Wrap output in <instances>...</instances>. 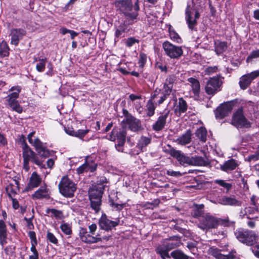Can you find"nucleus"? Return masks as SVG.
Instances as JSON below:
<instances>
[{"label":"nucleus","mask_w":259,"mask_h":259,"mask_svg":"<svg viewBox=\"0 0 259 259\" xmlns=\"http://www.w3.org/2000/svg\"><path fill=\"white\" fill-rule=\"evenodd\" d=\"M235 235L239 241L247 245H252L255 239L254 233L248 230H239L236 232Z\"/></svg>","instance_id":"11"},{"label":"nucleus","mask_w":259,"mask_h":259,"mask_svg":"<svg viewBox=\"0 0 259 259\" xmlns=\"http://www.w3.org/2000/svg\"><path fill=\"white\" fill-rule=\"evenodd\" d=\"M35 153L32 151L26 145L23 147V160L30 161Z\"/></svg>","instance_id":"34"},{"label":"nucleus","mask_w":259,"mask_h":259,"mask_svg":"<svg viewBox=\"0 0 259 259\" xmlns=\"http://www.w3.org/2000/svg\"><path fill=\"white\" fill-rule=\"evenodd\" d=\"M7 238V230L5 223L0 220V244L3 247L6 243Z\"/></svg>","instance_id":"29"},{"label":"nucleus","mask_w":259,"mask_h":259,"mask_svg":"<svg viewBox=\"0 0 259 259\" xmlns=\"http://www.w3.org/2000/svg\"><path fill=\"white\" fill-rule=\"evenodd\" d=\"M231 103H226L221 104L215 110V114L217 118L222 119L226 116L232 110Z\"/></svg>","instance_id":"20"},{"label":"nucleus","mask_w":259,"mask_h":259,"mask_svg":"<svg viewBox=\"0 0 259 259\" xmlns=\"http://www.w3.org/2000/svg\"><path fill=\"white\" fill-rule=\"evenodd\" d=\"M239 165L238 162L234 159H231L225 161L221 165V169L223 171L228 172L230 170H234Z\"/></svg>","instance_id":"27"},{"label":"nucleus","mask_w":259,"mask_h":259,"mask_svg":"<svg viewBox=\"0 0 259 259\" xmlns=\"http://www.w3.org/2000/svg\"><path fill=\"white\" fill-rule=\"evenodd\" d=\"M104 190V186L103 185H98L93 186L89 191L90 198L101 199Z\"/></svg>","instance_id":"23"},{"label":"nucleus","mask_w":259,"mask_h":259,"mask_svg":"<svg viewBox=\"0 0 259 259\" xmlns=\"http://www.w3.org/2000/svg\"><path fill=\"white\" fill-rule=\"evenodd\" d=\"M22 88L19 85L13 86L8 92V96L5 98L6 105L12 110L18 113H21L23 108L18 101Z\"/></svg>","instance_id":"3"},{"label":"nucleus","mask_w":259,"mask_h":259,"mask_svg":"<svg viewBox=\"0 0 259 259\" xmlns=\"http://www.w3.org/2000/svg\"><path fill=\"white\" fill-rule=\"evenodd\" d=\"M125 31V27L124 25H120L118 28L116 30L115 35L117 38L121 37L124 36L123 34Z\"/></svg>","instance_id":"46"},{"label":"nucleus","mask_w":259,"mask_h":259,"mask_svg":"<svg viewBox=\"0 0 259 259\" xmlns=\"http://www.w3.org/2000/svg\"><path fill=\"white\" fill-rule=\"evenodd\" d=\"M119 223V220L114 221H111L107 218L106 214H103L99 220V224L102 229L109 231L117 226Z\"/></svg>","instance_id":"15"},{"label":"nucleus","mask_w":259,"mask_h":259,"mask_svg":"<svg viewBox=\"0 0 259 259\" xmlns=\"http://www.w3.org/2000/svg\"><path fill=\"white\" fill-rule=\"evenodd\" d=\"M257 208L255 207H246L245 208L243 211H241V213H242L243 215H247L248 214H253L255 213V211H257Z\"/></svg>","instance_id":"51"},{"label":"nucleus","mask_w":259,"mask_h":259,"mask_svg":"<svg viewBox=\"0 0 259 259\" xmlns=\"http://www.w3.org/2000/svg\"><path fill=\"white\" fill-rule=\"evenodd\" d=\"M26 34V31L24 29L20 28L12 29L10 33L11 44L17 46Z\"/></svg>","instance_id":"13"},{"label":"nucleus","mask_w":259,"mask_h":259,"mask_svg":"<svg viewBox=\"0 0 259 259\" xmlns=\"http://www.w3.org/2000/svg\"><path fill=\"white\" fill-rule=\"evenodd\" d=\"M215 45V52L217 55H220L225 51L227 49V43L225 41H216L214 43Z\"/></svg>","instance_id":"33"},{"label":"nucleus","mask_w":259,"mask_h":259,"mask_svg":"<svg viewBox=\"0 0 259 259\" xmlns=\"http://www.w3.org/2000/svg\"><path fill=\"white\" fill-rule=\"evenodd\" d=\"M60 229L66 235H70L72 233L71 226L66 223L63 222L60 225Z\"/></svg>","instance_id":"42"},{"label":"nucleus","mask_w":259,"mask_h":259,"mask_svg":"<svg viewBox=\"0 0 259 259\" xmlns=\"http://www.w3.org/2000/svg\"><path fill=\"white\" fill-rule=\"evenodd\" d=\"M47 214L51 213V217H55L57 219L61 220L64 218L63 213L62 211L54 208H47L46 210Z\"/></svg>","instance_id":"37"},{"label":"nucleus","mask_w":259,"mask_h":259,"mask_svg":"<svg viewBox=\"0 0 259 259\" xmlns=\"http://www.w3.org/2000/svg\"><path fill=\"white\" fill-rule=\"evenodd\" d=\"M209 253L217 259H237L235 251H232L228 255H224L218 248L211 247Z\"/></svg>","instance_id":"22"},{"label":"nucleus","mask_w":259,"mask_h":259,"mask_svg":"<svg viewBox=\"0 0 259 259\" xmlns=\"http://www.w3.org/2000/svg\"><path fill=\"white\" fill-rule=\"evenodd\" d=\"M202 4L199 0H191L187 4L185 10V19L191 30H194L197 25V20L200 17Z\"/></svg>","instance_id":"2"},{"label":"nucleus","mask_w":259,"mask_h":259,"mask_svg":"<svg viewBox=\"0 0 259 259\" xmlns=\"http://www.w3.org/2000/svg\"><path fill=\"white\" fill-rule=\"evenodd\" d=\"M231 124L237 128L250 126V123L244 116L242 109H238L233 114Z\"/></svg>","instance_id":"10"},{"label":"nucleus","mask_w":259,"mask_h":259,"mask_svg":"<svg viewBox=\"0 0 259 259\" xmlns=\"http://www.w3.org/2000/svg\"><path fill=\"white\" fill-rule=\"evenodd\" d=\"M258 159H259V153L257 152V151H256V152L255 154L249 155L247 158V160L248 161H256Z\"/></svg>","instance_id":"59"},{"label":"nucleus","mask_w":259,"mask_h":259,"mask_svg":"<svg viewBox=\"0 0 259 259\" xmlns=\"http://www.w3.org/2000/svg\"><path fill=\"white\" fill-rule=\"evenodd\" d=\"M169 36L170 38L174 41L180 43L182 42V39L179 35V34L174 30H172L169 29Z\"/></svg>","instance_id":"44"},{"label":"nucleus","mask_w":259,"mask_h":259,"mask_svg":"<svg viewBox=\"0 0 259 259\" xmlns=\"http://www.w3.org/2000/svg\"><path fill=\"white\" fill-rule=\"evenodd\" d=\"M187 109V105L186 102L181 98L179 99V105L175 109V112L176 114L180 116L182 113L186 111Z\"/></svg>","instance_id":"30"},{"label":"nucleus","mask_w":259,"mask_h":259,"mask_svg":"<svg viewBox=\"0 0 259 259\" xmlns=\"http://www.w3.org/2000/svg\"><path fill=\"white\" fill-rule=\"evenodd\" d=\"M111 205L112 207L116 209L117 210H120L122 209L125 206L124 204H118L114 202H112Z\"/></svg>","instance_id":"64"},{"label":"nucleus","mask_w":259,"mask_h":259,"mask_svg":"<svg viewBox=\"0 0 259 259\" xmlns=\"http://www.w3.org/2000/svg\"><path fill=\"white\" fill-rule=\"evenodd\" d=\"M220 221V220L213 216L206 215L200 218L198 226L203 230L207 231L210 229L217 228Z\"/></svg>","instance_id":"8"},{"label":"nucleus","mask_w":259,"mask_h":259,"mask_svg":"<svg viewBox=\"0 0 259 259\" xmlns=\"http://www.w3.org/2000/svg\"><path fill=\"white\" fill-rule=\"evenodd\" d=\"M18 190V186H16L15 188H12L11 186H8L6 188L7 192L8 194V195L11 198H12L17 193V191Z\"/></svg>","instance_id":"48"},{"label":"nucleus","mask_w":259,"mask_h":259,"mask_svg":"<svg viewBox=\"0 0 259 259\" xmlns=\"http://www.w3.org/2000/svg\"><path fill=\"white\" fill-rule=\"evenodd\" d=\"M162 48L166 55L171 59H179L183 54L181 47L175 46L168 41L164 42Z\"/></svg>","instance_id":"9"},{"label":"nucleus","mask_w":259,"mask_h":259,"mask_svg":"<svg viewBox=\"0 0 259 259\" xmlns=\"http://www.w3.org/2000/svg\"><path fill=\"white\" fill-rule=\"evenodd\" d=\"M215 183L226 188L228 191L230 190L232 188V185L231 184L226 183L224 180H217L215 181Z\"/></svg>","instance_id":"47"},{"label":"nucleus","mask_w":259,"mask_h":259,"mask_svg":"<svg viewBox=\"0 0 259 259\" xmlns=\"http://www.w3.org/2000/svg\"><path fill=\"white\" fill-rule=\"evenodd\" d=\"M191 84V87L194 94H197L200 90L199 82L196 79L191 77L188 79Z\"/></svg>","instance_id":"39"},{"label":"nucleus","mask_w":259,"mask_h":259,"mask_svg":"<svg viewBox=\"0 0 259 259\" xmlns=\"http://www.w3.org/2000/svg\"><path fill=\"white\" fill-rule=\"evenodd\" d=\"M114 5L117 11L127 21H134L137 19L140 10L138 0L134 4L132 0H117L114 2Z\"/></svg>","instance_id":"1"},{"label":"nucleus","mask_w":259,"mask_h":259,"mask_svg":"<svg viewBox=\"0 0 259 259\" xmlns=\"http://www.w3.org/2000/svg\"><path fill=\"white\" fill-rule=\"evenodd\" d=\"M172 87L171 85H165V84L163 85V91H161V92L165 94L166 95L169 96L170 93L171 92V90L172 89Z\"/></svg>","instance_id":"56"},{"label":"nucleus","mask_w":259,"mask_h":259,"mask_svg":"<svg viewBox=\"0 0 259 259\" xmlns=\"http://www.w3.org/2000/svg\"><path fill=\"white\" fill-rule=\"evenodd\" d=\"M84 164L86 165L87 171L93 172L96 170L97 164L93 160H89L87 159Z\"/></svg>","instance_id":"43"},{"label":"nucleus","mask_w":259,"mask_h":259,"mask_svg":"<svg viewBox=\"0 0 259 259\" xmlns=\"http://www.w3.org/2000/svg\"><path fill=\"white\" fill-rule=\"evenodd\" d=\"M222 81L218 76L210 78L206 82L205 91L208 95H214L220 91Z\"/></svg>","instance_id":"12"},{"label":"nucleus","mask_w":259,"mask_h":259,"mask_svg":"<svg viewBox=\"0 0 259 259\" xmlns=\"http://www.w3.org/2000/svg\"><path fill=\"white\" fill-rule=\"evenodd\" d=\"M160 91L156 89L150 99L147 101L146 105L147 115L149 117L152 116L155 113L156 105L154 104L155 100L159 96Z\"/></svg>","instance_id":"16"},{"label":"nucleus","mask_w":259,"mask_h":259,"mask_svg":"<svg viewBox=\"0 0 259 259\" xmlns=\"http://www.w3.org/2000/svg\"><path fill=\"white\" fill-rule=\"evenodd\" d=\"M126 136V133L124 129L118 128H114L109 136L110 140H117V144H115V147L118 151H121V148L125 143Z\"/></svg>","instance_id":"7"},{"label":"nucleus","mask_w":259,"mask_h":259,"mask_svg":"<svg viewBox=\"0 0 259 259\" xmlns=\"http://www.w3.org/2000/svg\"><path fill=\"white\" fill-rule=\"evenodd\" d=\"M166 174L168 176L174 177H179L182 176V174L179 171H174L171 169H168L166 171Z\"/></svg>","instance_id":"55"},{"label":"nucleus","mask_w":259,"mask_h":259,"mask_svg":"<svg viewBox=\"0 0 259 259\" xmlns=\"http://www.w3.org/2000/svg\"><path fill=\"white\" fill-rule=\"evenodd\" d=\"M47 237L48 239L51 243H54V244H57L58 243L57 239L56 238V237L55 236V235L53 233L48 232L47 233Z\"/></svg>","instance_id":"54"},{"label":"nucleus","mask_w":259,"mask_h":259,"mask_svg":"<svg viewBox=\"0 0 259 259\" xmlns=\"http://www.w3.org/2000/svg\"><path fill=\"white\" fill-rule=\"evenodd\" d=\"M28 236L31 240V243H37L35 233L34 231H29L28 233Z\"/></svg>","instance_id":"63"},{"label":"nucleus","mask_w":259,"mask_h":259,"mask_svg":"<svg viewBox=\"0 0 259 259\" xmlns=\"http://www.w3.org/2000/svg\"><path fill=\"white\" fill-rule=\"evenodd\" d=\"M58 187L60 193L68 198L72 197L76 190V185L67 176L62 178Z\"/></svg>","instance_id":"5"},{"label":"nucleus","mask_w":259,"mask_h":259,"mask_svg":"<svg viewBox=\"0 0 259 259\" xmlns=\"http://www.w3.org/2000/svg\"><path fill=\"white\" fill-rule=\"evenodd\" d=\"M207 163V161L202 157L192 156L191 165L205 166Z\"/></svg>","instance_id":"32"},{"label":"nucleus","mask_w":259,"mask_h":259,"mask_svg":"<svg viewBox=\"0 0 259 259\" xmlns=\"http://www.w3.org/2000/svg\"><path fill=\"white\" fill-rule=\"evenodd\" d=\"M169 116V111L160 115L157 120L152 125V128L155 131H159L162 130L166 123Z\"/></svg>","instance_id":"21"},{"label":"nucleus","mask_w":259,"mask_h":259,"mask_svg":"<svg viewBox=\"0 0 259 259\" xmlns=\"http://www.w3.org/2000/svg\"><path fill=\"white\" fill-rule=\"evenodd\" d=\"M47 62V58H40L34 57L33 62H37L36 64V70L39 72H42L45 71L46 68V64Z\"/></svg>","instance_id":"31"},{"label":"nucleus","mask_w":259,"mask_h":259,"mask_svg":"<svg viewBox=\"0 0 259 259\" xmlns=\"http://www.w3.org/2000/svg\"><path fill=\"white\" fill-rule=\"evenodd\" d=\"M30 161L33 162L34 163L40 167H45L44 165L43 164L42 161L39 159L38 157L36 156L35 153L32 156V158Z\"/></svg>","instance_id":"52"},{"label":"nucleus","mask_w":259,"mask_h":259,"mask_svg":"<svg viewBox=\"0 0 259 259\" xmlns=\"http://www.w3.org/2000/svg\"><path fill=\"white\" fill-rule=\"evenodd\" d=\"M138 40L133 38L130 37L128 38L126 41V45L128 47H131L133 46L135 43L138 42Z\"/></svg>","instance_id":"57"},{"label":"nucleus","mask_w":259,"mask_h":259,"mask_svg":"<svg viewBox=\"0 0 259 259\" xmlns=\"http://www.w3.org/2000/svg\"><path fill=\"white\" fill-rule=\"evenodd\" d=\"M34 133V132H32L28 135L29 142L35 148L40 156L44 158L49 157L50 154V151L44 146L43 143L39 139L33 137Z\"/></svg>","instance_id":"6"},{"label":"nucleus","mask_w":259,"mask_h":259,"mask_svg":"<svg viewBox=\"0 0 259 259\" xmlns=\"http://www.w3.org/2000/svg\"><path fill=\"white\" fill-rule=\"evenodd\" d=\"M196 136L203 143L206 141L207 131L203 127H201L197 129L195 133Z\"/></svg>","instance_id":"36"},{"label":"nucleus","mask_w":259,"mask_h":259,"mask_svg":"<svg viewBox=\"0 0 259 259\" xmlns=\"http://www.w3.org/2000/svg\"><path fill=\"white\" fill-rule=\"evenodd\" d=\"M33 199H48L50 198L49 190L46 185L41 187L32 195Z\"/></svg>","instance_id":"25"},{"label":"nucleus","mask_w":259,"mask_h":259,"mask_svg":"<svg viewBox=\"0 0 259 259\" xmlns=\"http://www.w3.org/2000/svg\"><path fill=\"white\" fill-rule=\"evenodd\" d=\"M84 171H87V170L86 165L84 163L83 164H82L81 166H80L76 169V172L79 175L82 174Z\"/></svg>","instance_id":"61"},{"label":"nucleus","mask_w":259,"mask_h":259,"mask_svg":"<svg viewBox=\"0 0 259 259\" xmlns=\"http://www.w3.org/2000/svg\"><path fill=\"white\" fill-rule=\"evenodd\" d=\"M218 203L224 205L240 206L241 203L235 197L223 196L218 199Z\"/></svg>","instance_id":"24"},{"label":"nucleus","mask_w":259,"mask_h":259,"mask_svg":"<svg viewBox=\"0 0 259 259\" xmlns=\"http://www.w3.org/2000/svg\"><path fill=\"white\" fill-rule=\"evenodd\" d=\"M259 75V71L256 70L250 73L243 75L240 79L239 84L240 88L246 89L250 84L251 81Z\"/></svg>","instance_id":"17"},{"label":"nucleus","mask_w":259,"mask_h":259,"mask_svg":"<svg viewBox=\"0 0 259 259\" xmlns=\"http://www.w3.org/2000/svg\"><path fill=\"white\" fill-rule=\"evenodd\" d=\"M218 67L217 66H210L206 68L205 72L206 74H211L217 72Z\"/></svg>","instance_id":"60"},{"label":"nucleus","mask_w":259,"mask_h":259,"mask_svg":"<svg viewBox=\"0 0 259 259\" xmlns=\"http://www.w3.org/2000/svg\"><path fill=\"white\" fill-rule=\"evenodd\" d=\"M9 48L5 41H2L0 43V56L4 57L9 55Z\"/></svg>","instance_id":"38"},{"label":"nucleus","mask_w":259,"mask_h":259,"mask_svg":"<svg viewBox=\"0 0 259 259\" xmlns=\"http://www.w3.org/2000/svg\"><path fill=\"white\" fill-rule=\"evenodd\" d=\"M41 182V178L35 171L32 172L29 179V183L26 188L27 190H31L39 186Z\"/></svg>","instance_id":"26"},{"label":"nucleus","mask_w":259,"mask_h":259,"mask_svg":"<svg viewBox=\"0 0 259 259\" xmlns=\"http://www.w3.org/2000/svg\"><path fill=\"white\" fill-rule=\"evenodd\" d=\"M79 237L82 241L87 243H95L101 241V238L99 235L93 236L90 234L84 228H81L79 231Z\"/></svg>","instance_id":"14"},{"label":"nucleus","mask_w":259,"mask_h":259,"mask_svg":"<svg viewBox=\"0 0 259 259\" xmlns=\"http://www.w3.org/2000/svg\"><path fill=\"white\" fill-rule=\"evenodd\" d=\"M158 89L160 91V93L159 96L157 97V98H159V100L157 101V104L160 105L163 103L168 96L163 93L160 89Z\"/></svg>","instance_id":"53"},{"label":"nucleus","mask_w":259,"mask_h":259,"mask_svg":"<svg viewBox=\"0 0 259 259\" xmlns=\"http://www.w3.org/2000/svg\"><path fill=\"white\" fill-rule=\"evenodd\" d=\"M175 82V79L173 77L169 76L166 79L164 84L165 85H171L173 87V83Z\"/></svg>","instance_id":"62"},{"label":"nucleus","mask_w":259,"mask_h":259,"mask_svg":"<svg viewBox=\"0 0 259 259\" xmlns=\"http://www.w3.org/2000/svg\"><path fill=\"white\" fill-rule=\"evenodd\" d=\"M259 58V49L253 51L246 59V62H249L252 59Z\"/></svg>","instance_id":"49"},{"label":"nucleus","mask_w":259,"mask_h":259,"mask_svg":"<svg viewBox=\"0 0 259 259\" xmlns=\"http://www.w3.org/2000/svg\"><path fill=\"white\" fill-rule=\"evenodd\" d=\"M147 60V55L143 53H141L139 55V59L138 61V64L139 65V67L142 68L145 64H146Z\"/></svg>","instance_id":"45"},{"label":"nucleus","mask_w":259,"mask_h":259,"mask_svg":"<svg viewBox=\"0 0 259 259\" xmlns=\"http://www.w3.org/2000/svg\"><path fill=\"white\" fill-rule=\"evenodd\" d=\"M150 142L151 138L142 136L138 141L137 147L138 148L142 149L149 144Z\"/></svg>","instance_id":"40"},{"label":"nucleus","mask_w":259,"mask_h":259,"mask_svg":"<svg viewBox=\"0 0 259 259\" xmlns=\"http://www.w3.org/2000/svg\"><path fill=\"white\" fill-rule=\"evenodd\" d=\"M181 244L180 238L178 236H172L165 239L164 244L157 247V253L160 254L162 259L170 258L168 251L178 247Z\"/></svg>","instance_id":"4"},{"label":"nucleus","mask_w":259,"mask_h":259,"mask_svg":"<svg viewBox=\"0 0 259 259\" xmlns=\"http://www.w3.org/2000/svg\"><path fill=\"white\" fill-rule=\"evenodd\" d=\"M192 133L190 130H187L185 134L178 138L176 142L181 145H185L190 143L191 141Z\"/></svg>","instance_id":"28"},{"label":"nucleus","mask_w":259,"mask_h":259,"mask_svg":"<svg viewBox=\"0 0 259 259\" xmlns=\"http://www.w3.org/2000/svg\"><path fill=\"white\" fill-rule=\"evenodd\" d=\"M91 201V206L96 212H98L100 209L101 204V199L98 198L97 199L90 198Z\"/></svg>","instance_id":"41"},{"label":"nucleus","mask_w":259,"mask_h":259,"mask_svg":"<svg viewBox=\"0 0 259 259\" xmlns=\"http://www.w3.org/2000/svg\"><path fill=\"white\" fill-rule=\"evenodd\" d=\"M159 203V200L158 199L154 200L151 203H147L145 204V206L148 208H153L156 205H157Z\"/></svg>","instance_id":"58"},{"label":"nucleus","mask_w":259,"mask_h":259,"mask_svg":"<svg viewBox=\"0 0 259 259\" xmlns=\"http://www.w3.org/2000/svg\"><path fill=\"white\" fill-rule=\"evenodd\" d=\"M170 257H172L174 259H189L191 258L190 256L185 254L182 250L177 249L170 253L169 254Z\"/></svg>","instance_id":"35"},{"label":"nucleus","mask_w":259,"mask_h":259,"mask_svg":"<svg viewBox=\"0 0 259 259\" xmlns=\"http://www.w3.org/2000/svg\"><path fill=\"white\" fill-rule=\"evenodd\" d=\"M89 131V130H78L75 131L74 137L79 139H82Z\"/></svg>","instance_id":"50"},{"label":"nucleus","mask_w":259,"mask_h":259,"mask_svg":"<svg viewBox=\"0 0 259 259\" xmlns=\"http://www.w3.org/2000/svg\"><path fill=\"white\" fill-rule=\"evenodd\" d=\"M170 154L172 156L176 158L180 163L183 165H191L192 156H186L181 151L177 150H171Z\"/></svg>","instance_id":"19"},{"label":"nucleus","mask_w":259,"mask_h":259,"mask_svg":"<svg viewBox=\"0 0 259 259\" xmlns=\"http://www.w3.org/2000/svg\"><path fill=\"white\" fill-rule=\"evenodd\" d=\"M125 126L133 132H138L141 129V124L140 120L135 118L132 116H127L125 120L123 121Z\"/></svg>","instance_id":"18"}]
</instances>
